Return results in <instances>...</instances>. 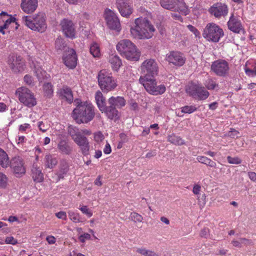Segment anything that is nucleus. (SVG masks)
Here are the masks:
<instances>
[{
	"mask_svg": "<svg viewBox=\"0 0 256 256\" xmlns=\"http://www.w3.org/2000/svg\"><path fill=\"white\" fill-rule=\"evenodd\" d=\"M76 108L72 112V117L76 124H88L92 121L94 116V107L88 102L75 100Z\"/></svg>",
	"mask_w": 256,
	"mask_h": 256,
	"instance_id": "obj_1",
	"label": "nucleus"
},
{
	"mask_svg": "<svg viewBox=\"0 0 256 256\" xmlns=\"http://www.w3.org/2000/svg\"><path fill=\"white\" fill-rule=\"evenodd\" d=\"M134 24V26L130 28V32L134 38L148 39L152 36L155 29L147 19L138 18Z\"/></svg>",
	"mask_w": 256,
	"mask_h": 256,
	"instance_id": "obj_2",
	"label": "nucleus"
},
{
	"mask_svg": "<svg viewBox=\"0 0 256 256\" xmlns=\"http://www.w3.org/2000/svg\"><path fill=\"white\" fill-rule=\"evenodd\" d=\"M22 20L24 24L34 31L43 32L47 28L46 16L42 12H39L32 16H24Z\"/></svg>",
	"mask_w": 256,
	"mask_h": 256,
	"instance_id": "obj_3",
	"label": "nucleus"
},
{
	"mask_svg": "<svg viewBox=\"0 0 256 256\" xmlns=\"http://www.w3.org/2000/svg\"><path fill=\"white\" fill-rule=\"evenodd\" d=\"M116 50L120 54L126 59L138 61L140 56V52L131 41L127 39L120 40L116 45Z\"/></svg>",
	"mask_w": 256,
	"mask_h": 256,
	"instance_id": "obj_4",
	"label": "nucleus"
},
{
	"mask_svg": "<svg viewBox=\"0 0 256 256\" xmlns=\"http://www.w3.org/2000/svg\"><path fill=\"white\" fill-rule=\"evenodd\" d=\"M98 85L104 92L113 90L117 86V82L111 73L106 70H100L97 76Z\"/></svg>",
	"mask_w": 256,
	"mask_h": 256,
	"instance_id": "obj_5",
	"label": "nucleus"
},
{
	"mask_svg": "<svg viewBox=\"0 0 256 256\" xmlns=\"http://www.w3.org/2000/svg\"><path fill=\"white\" fill-rule=\"evenodd\" d=\"M140 82L143 85L146 90L154 95L162 94L166 91L164 84L156 86V82L151 76H141L139 79Z\"/></svg>",
	"mask_w": 256,
	"mask_h": 256,
	"instance_id": "obj_6",
	"label": "nucleus"
},
{
	"mask_svg": "<svg viewBox=\"0 0 256 256\" xmlns=\"http://www.w3.org/2000/svg\"><path fill=\"white\" fill-rule=\"evenodd\" d=\"M224 35L222 29L213 22L208 24L202 33V36L205 38L214 42H218Z\"/></svg>",
	"mask_w": 256,
	"mask_h": 256,
	"instance_id": "obj_7",
	"label": "nucleus"
},
{
	"mask_svg": "<svg viewBox=\"0 0 256 256\" xmlns=\"http://www.w3.org/2000/svg\"><path fill=\"white\" fill-rule=\"evenodd\" d=\"M16 94L20 102L24 106L32 108L36 104V99L34 94L26 87H20L17 89Z\"/></svg>",
	"mask_w": 256,
	"mask_h": 256,
	"instance_id": "obj_8",
	"label": "nucleus"
},
{
	"mask_svg": "<svg viewBox=\"0 0 256 256\" xmlns=\"http://www.w3.org/2000/svg\"><path fill=\"white\" fill-rule=\"evenodd\" d=\"M140 70L141 72L144 74V76L154 78L158 74V64L155 60L153 58L147 59L142 64Z\"/></svg>",
	"mask_w": 256,
	"mask_h": 256,
	"instance_id": "obj_9",
	"label": "nucleus"
},
{
	"mask_svg": "<svg viewBox=\"0 0 256 256\" xmlns=\"http://www.w3.org/2000/svg\"><path fill=\"white\" fill-rule=\"evenodd\" d=\"M212 70L217 76H224L228 74V63L224 60H218L212 62L211 66Z\"/></svg>",
	"mask_w": 256,
	"mask_h": 256,
	"instance_id": "obj_10",
	"label": "nucleus"
},
{
	"mask_svg": "<svg viewBox=\"0 0 256 256\" xmlns=\"http://www.w3.org/2000/svg\"><path fill=\"white\" fill-rule=\"evenodd\" d=\"M8 64L12 71L16 73L22 72L26 68L24 60L22 57L16 55H12L9 57Z\"/></svg>",
	"mask_w": 256,
	"mask_h": 256,
	"instance_id": "obj_11",
	"label": "nucleus"
},
{
	"mask_svg": "<svg viewBox=\"0 0 256 256\" xmlns=\"http://www.w3.org/2000/svg\"><path fill=\"white\" fill-rule=\"evenodd\" d=\"M10 168L16 176H20L26 172V168L23 159L19 156H15L10 162Z\"/></svg>",
	"mask_w": 256,
	"mask_h": 256,
	"instance_id": "obj_12",
	"label": "nucleus"
},
{
	"mask_svg": "<svg viewBox=\"0 0 256 256\" xmlns=\"http://www.w3.org/2000/svg\"><path fill=\"white\" fill-rule=\"evenodd\" d=\"M65 66L70 69H74L77 66L78 58L76 50L72 48L65 49Z\"/></svg>",
	"mask_w": 256,
	"mask_h": 256,
	"instance_id": "obj_13",
	"label": "nucleus"
},
{
	"mask_svg": "<svg viewBox=\"0 0 256 256\" xmlns=\"http://www.w3.org/2000/svg\"><path fill=\"white\" fill-rule=\"evenodd\" d=\"M166 60L170 64L178 66H183L186 62L184 54L178 51L170 52L166 54Z\"/></svg>",
	"mask_w": 256,
	"mask_h": 256,
	"instance_id": "obj_14",
	"label": "nucleus"
},
{
	"mask_svg": "<svg viewBox=\"0 0 256 256\" xmlns=\"http://www.w3.org/2000/svg\"><path fill=\"white\" fill-rule=\"evenodd\" d=\"M105 19L108 26L112 30H120V20L116 14L110 10H106L105 12Z\"/></svg>",
	"mask_w": 256,
	"mask_h": 256,
	"instance_id": "obj_15",
	"label": "nucleus"
},
{
	"mask_svg": "<svg viewBox=\"0 0 256 256\" xmlns=\"http://www.w3.org/2000/svg\"><path fill=\"white\" fill-rule=\"evenodd\" d=\"M209 12L216 18L224 16L228 13L226 5L222 3H216L214 4L209 10Z\"/></svg>",
	"mask_w": 256,
	"mask_h": 256,
	"instance_id": "obj_16",
	"label": "nucleus"
},
{
	"mask_svg": "<svg viewBox=\"0 0 256 256\" xmlns=\"http://www.w3.org/2000/svg\"><path fill=\"white\" fill-rule=\"evenodd\" d=\"M16 22V18L14 17H8V15L6 12H2L0 14V32L4 34V30L8 28V26Z\"/></svg>",
	"mask_w": 256,
	"mask_h": 256,
	"instance_id": "obj_17",
	"label": "nucleus"
},
{
	"mask_svg": "<svg viewBox=\"0 0 256 256\" xmlns=\"http://www.w3.org/2000/svg\"><path fill=\"white\" fill-rule=\"evenodd\" d=\"M76 26L72 20L65 19V37L70 40L76 38Z\"/></svg>",
	"mask_w": 256,
	"mask_h": 256,
	"instance_id": "obj_18",
	"label": "nucleus"
},
{
	"mask_svg": "<svg viewBox=\"0 0 256 256\" xmlns=\"http://www.w3.org/2000/svg\"><path fill=\"white\" fill-rule=\"evenodd\" d=\"M228 28L234 32L239 34L244 32V29L240 20L235 18L233 14L230 16L228 22Z\"/></svg>",
	"mask_w": 256,
	"mask_h": 256,
	"instance_id": "obj_19",
	"label": "nucleus"
},
{
	"mask_svg": "<svg viewBox=\"0 0 256 256\" xmlns=\"http://www.w3.org/2000/svg\"><path fill=\"white\" fill-rule=\"evenodd\" d=\"M100 111L102 113H104L107 118L111 120L116 121L120 117V114L117 109L111 105H106Z\"/></svg>",
	"mask_w": 256,
	"mask_h": 256,
	"instance_id": "obj_20",
	"label": "nucleus"
},
{
	"mask_svg": "<svg viewBox=\"0 0 256 256\" xmlns=\"http://www.w3.org/2000/svg\"><path fill=\"white\" fill-rule=\"evenodd\" d=\"M20 7L24 12L32 14L38 7V0H22Z\"/></svg>",
	"mask_w": 256,
	"mask_h": 256,
	"instance_id": "obj_21",
	"label": "nucleus"
},
{
	"mask_svg": "<svg viewBox=\"0 0 256 256\" xmlns=\"http://www.w3.org/2000/svg\"><path fill=\"white\" fill-rule=\"evenodd\" d=\"M74 142L79 146L83 154H89L90 146L88 140L86 136H81Z\"/></svg>",
	"mask_w": 256,
	"mask_h": 256,
	"instance_id": "obj_22",
	"label": "nucleus"
},
{
	"mask_svg": "<svg viewBox=\"0 0 256 256\" xmlns=\"http://www.w3.org/2000/svg\"><path fill=\"white\" fill-rule=\"evenodd\" d=\"M117 7L122 16L128 17L132 13L131 6L123 0H118Z\"/></svg>",
	"mask_w": 256,
	"mask_h": 256,
	"instance_id": "obj_23",
	"label": "nucleus"
},
{
	"mask_svg": "<svg viewBox=\"0 0 256 256\" xmlns=\"http://www.w3.org/2000/svg\"><path fill=\"white\" fill-rule=\"evenodd\" d=\"M108 104L114 106L116 108H120L126 105V100L122 96H111L108 101Z\"/></svg>",
	"mask_w": 256,
	"mask_h": 256,
	"instance_id": "obj_24",
	"label": "nucleus"
},
{
	"mask_svg": "<svg viewBox=\"0 0 256 256\" xmlns=\"http://www.w3.org/2000/svg\"><path fill=\"white\" fill-rule=\"evenodd\" d=\"M32 176L34 180L36 182H42L44 180V174L42 172V169L36 164H34L32 165Z\"/></svg>",
	"mask_w": 256,
	"mask_h": 256,
	"instance_id": "obj_25",
	"label": "nucleus"
},
{
	"mask_svg": "<svg viewBox=\"0 0 256 256\" xmlns=\"http://www.w3.org/2000/svg\"><path fill=\"white\" fill-rule=\"evenodd\" d=\"M31 66L39 81L42 82L46 77V72L42 69L41 66L38 63L33 62V65Z\"/></svg>",
	"mask_w": 256,
	"mask_h": 256,
	"instance_id": "obj_26",
	"label": "nucleus"
},
{
	"mask_svg": "<svg viewBox=\"0 0 256 256\" xmlns=\"http://www.w3.org/2000/svg\"><path fill=\"white\" fill-rule=\"evenodd\" d=\"M173 10L178 11L180 14L186 16L189 14V10L183 0H178Z\"/></svg>",
	"mask_w": 256,
	"mask_h": 256,
	"instance_id": "obj_27",
	"label": "nucleus"
},
{
	"mask_svg": "<svg viewBox=\"0 0 256 256\" xmlns=\"http://www.w3.org/2000/svg\"><path fill=\"white\" fill-rule=\"evenodd\" d=\"M95 98L97 106L100 110L106 105V99L101 92L98 91L96 93Z\"/></svg>",
	"mask_w": 256,
	"mask_h": 256,
	"instance_id": "obj_28",
	"label": "nucleus"
},
{
	"mask_svg": "<svg viewBox=\"0 0 256 256\" xmlns=\"http://www.w3.org/2000/svg\"><path fill=\"white\" fill-rule=\"evenodd\" d=\"M109 62L112 68L115 70H117L122 64L121 60L116 55H111L110 56Z\"/></svg>",
	"mask_w": 256,
	"mask_h": 256,
	"instance_id": "obj_29",
	"label": "nucleus"
},
{
	"mask_svg": "<svg viewBox=\"0 0 256 256\" xmlns=\"http://www.w3.org/2000/svg\"><path fill=\"white\" fill-rule=\"evenodd\" d=\"M178 2V0H160V4L161 6L166 10H172Z\"/></svg>",
	"mask_w": 256,
	"mask_h": 256,
	"instance_id": "obj_30",
	"label": "nucleus"
},
{
	"mask_svg": "<svg viewBox=\"0 0 256 256\" xmlns=\"http://www.w3.org/2000/svg\"><path fill=\"white\" fill-rule=\"evenodd\" d=\"M0 165L5 168H8L10 166V160L8 155L1 148H0Z\"/></svg>",
	"mask_w": 256,
	"mask_h": 256,
	"instance_id": "obj_31",
	"label": "nucleus"
},
{
	"mask_svg": "<svg viewBox=\"0 0 256 256\" xmlns=\"http://www.w3.org/2000/svg\"><path fill=\"white\" fill-rule=\"evenodd\" d=\"M68 133L74 141L82 136L78 128L72 125L68 126Z\"/></svg>",
	"mask_w": 256,
	"mask_h": 256,
	"instance_id": "obj_32",
	"label": "nucleus"
},
{
	"mask_svg": "<svg viewBox=\"0 0 256 256\" xmlns=\"http://www.w3.org/2000/svg\"><path fill=\"white\" fill-rule=\"evenodd\" d=\"M200 86L194 83H190L188 84L186 88V92L190 95L193 97H196V93L198 92Z\"/></svg>",
	"mask_w": 256,
	"mask_h": 256,
	"instance_id": "obj_33",
	"label": "nucleus"
},
{
	"mask_svg": "<svg viewBox=\"0 0 256 256\" xmlns=\"http://www.w3.org/2000/svg\"><path fill=\"white\" fill-rule=\"evenodd\" d=\"M44 162L46 166L52 168L56 164L58 161L56 159L53 158L52 156L46 154L45 156Z\"/></svg>",
	"mask_w": 256,
	"mask_h": 256,
	"instance_id": "obj_34",
	"label": "nucleus"
},
{
	"mask_svg": "<svg viewBox=\"0 0 256 256\" xmlns=\"http://www.w3.org/2000/svg\"><path fill=\"white\" fill-rule=\"evenodd\" d=\"M136 252L143 256H158V254L154 251L146 249L143 247L137 248Z\"/></svg>",
	"mask_w": 256,
	"mask_h": 256,
	"instance_id": "obj_35",
	"label": "nucleus"
},
{
	"mask_svg": "<svg viewBox=\"0 0 256 256\" xmlns=\"http://www.w3.org/2000/svg\"><path fill=\"white\" fill-rule=\"evenodd\" d=\"M168 140L172 144L176 145L181 146L184 144V140L181 138L172 134L168 136Z\"/></svg>",
	"mask_w": 256,
	"mask_h": 256,
	"instance_id": "obj_36",
	"label": "nucleus"
},
{
	"mask_svg": "<svg viewBox=\"0 0 256 256\" xmlns=\"http://www.w3.org/2000/svg\"><path fill=\"white\" fill-rule=\"evenodd\" d=\"M196 93V96L200 100L206 99L209 96V92L205 90L204 87L200 86Z\"/></svg>",
	"mask_w": 256,
	"mask_h": 256,
	"instance_id": "obj_37",
	"label": "nucleus"
},
{
	"mask_svg": "<svg viewBox=\"0 0 256 256\" xmlns=\"http://www.w3.org/2000/svg\"><path fill=\"white\" fill-rule=\"evenodd\" d=\"M130 219L134 222H142L144 220V218L139 214L136 212H132L130 213Z\"/></svg>",
	"mask_w": 256,
	"mask_h": 256,
	"instance_id": "obj_38",
	"label": "nucleus"
},
{
	"mask_svg": "<svg viewBox=\"0 0 256 256\" xmlns=\"http://www.w3.org/2000/svg\"><path fill=\"white\" fill-rule=\"evenodd\" d=\"M65 100L69 104L72 103L74 100L72 91L69 88H65Z\"/></svg>",
	"mask_w": 256,
	"mask_h": 256,
	"instance_id": "obj_39",
	"label": "nucleus"
},
{
	"mask_svg": "<svg viewBox=\"0 0 256 256\" xmlns=\"http://www.w3.org/2000/svg\"><path fill=\"white\" fill-rule=\"evenodd\" d=\"M90 52L94 57H98L100 55V50L98 45L94 44L90 47Z\"/></svg>",
	"mask_w": 256,
	"mask_h": 256,
	"instance_id": "obj_40",
	"label": "nucleus"
},
{
	"mask_svg": "<svg viewBox=\"0 0 256 256\" xmlns=\"http://www.w3.org/2000/svg\"><path fill=\"white\" fill-rule=\"evenodd\" d=\"M43 88L46 96L50 97L52 95L53 89L51 84L46 83L44 84Z\"/></svg>",
	"mask_w": 256,
	"mask_h": 256,
	"instance_id": "obj_41",
	"label": "nucleus"
},
{
	"mask_svg": "<svg viewBox=\"0 0 256 256\" xmlns=\"http://www.w3.org/2000/svg\"><path fill=\"white\" fill-rule=\"evenodd\" d=\"M197 108L194 106H186L181 108V112L184 114H192L196 110Z\"/></svg>",
	"mask_w": 256,
	"mask_h": 256,
	"instance_id": "obj_42",
	"label": "nucleus"
},
{
	"mask_svg": "<svg viewBox=\"0 0 256 256\" xmlns=\"http://www.w3.org/2000/svg\"><path fill=\"white\" fill-rule=\"evenodd\" d=\"M55 46L56 50H62L64 48V40L62 38H58L56 40Z\"/></svg>",
	"mask_w": 256,
	"mask_h": 256,
	"instance_id": "obj_43",
	"label": "nucleus"
},
{
	"mask_svg": "<svg viewBox=\"0 0 256 256\" xmlns=\"http://www.w3.org/2000/svg\"><path fill=\"white\" fill-rule=\"evenodd\" d=\"M227 160L229 164H238L242 162V160L238 157L232 158L230 156H227Z\"/></svg>",
	"mask_w": 256,
	"mask_h": 256,
	"instance_id": "obj_44",
	"label": "nucleus"
},
{
	"mask_svg": "<svg viewBox=\"0 0 256 256\" xmlns=\"http://www.w3.org/2000/svg\"><path fill=\"white\" fill-rule=\"evenodd\" d=\"M68 216L70 220L74 222H80L78 214L74 213L73 212H69Z\"/></svg>",
	"mask_w": 256,
	"mask_h": 256,
	"instance_id": "obj_45",
	"label": "nucleus"
},
{
	"mask_svg": "<svg viewBox=\"0 0 256 256\" xmlns=\"http://www.w3.org/2000/svg\"><path fill=\"white\" fill-rule=\"evenodd\" d=\"M8 178L6 176L0 172V188H4L6 186Z\"/></svg>",
	"mask_w": 256,
	"mask_h": 256,
	"instance_id": "obj_46",
	"label": "nucleus"
},
{
	"mask_svg": "<svg viewBox=\"0 0 256 256\" xmlns=\"http://www.w3.org/2000/svg\"><path fill=\"white\" fill-rule=\"evenodd\" d=\"M62 135H58L57 137L56 140L58 142V147L62 152L64 150V143L63 141Z\"/></svg>",
	"mask_w": 256,
	"mask_h": 256,
	"instance_id": "obj_47",
	"label": "nucleus"
},
{
	"mask_svg": "<svg viewBox=\"0 0 256 256\" xmlns=\"http://www.w3.org/2000/svg\"><path fill=\"white\" fill-rule=\"evenodd\" d=\"M38 126L40 130L45 132L49 128L50 125L47 124H46L42 122H38Z\"/></svg>",
	"mask_w": 256,
	"mask_h": 256,
	"instance_id": "obj_48",
	"label": "nucleus"
},
{
	"mask_svg": "<svg viewBox=\"0 0 256 256\" xmlns=\"http://www.w3.org/2000/svg\"><path fill=\"white\" fill-rule=\"evenodd\" d=\"M80 210L82 212L83 214H86L89 218L91 217L92 216V211L88 208L87 206H83L80 208Z\"/></svg>",
	"mask_w": 256,
	"mask_h": 256,
	"instance_id": "obj_49",
	"label": "nucleus"
},
{
	"mask_svg": "<svg viewBox=\"0 0 256 256\" xmlns=\"http://www.w3.org/2000/svg\"><path fill=\"white\" fill-rule=\"evenodd\" d=\"M104 138V134L100 132H98L94 134V140L98 142H102Z\"/></svg>",
	"mask_w": 256,
	"mask_h": 256,
	"instance_id": "obj_50",
	"label": "nucleus"
},
{
	"mask_svg": "<svg viewBox=\"0 0 256 256\" xmlns=\"http://www.w3.org/2000/svg\"><path fill=\"white\" fill-rule=\"evenodd\" d=\"M239 132L234 128H231L230 131L228 132V136L232 138H238L239 136Z\"/></svg>",
	"mask_w": 256,
	"mask_h": 256,
	"instance_id": "obj_51",
	"label": "nucleus"
},
{
	"mask_svg": "<svg viewBox=\"0 0 256 256\" xmlns=\"http://www.w3.org/2000/svg\"><path fill=\"white\" fill-rule=\"evenodd\" d=\"M206 86L208 90H214L216 86H218V84L214 81L210 80L207 82V84H206Z\"/></svg>",
	"mask_w": 256,
	"mask_h": 256,
	"instance_id": "obj_52",
	"label": "nucleus"
},
{
	"mask_svg": "<svg viewBox=\"0 0 256 256\" xmlns=\"http://www.w3.org/2000/svg\"><path fill=\"white\" fill-rule=\"evenodd\" d=\"M5 242L7 244L15 245L18 244V241L13 236H8L5 239Z\"/></svg>",
	"mask_w": 256,
	"mask_h": 256,
	"instance_id": "obj_53",
	"label": "nucleus"
},
{
	"mask_svg": "<svg viewBox=\"0 0 256 256\" xmlns=\"http://www.w3.org/2000/svg\"><path fill=\"white\" fill-rule=\"evenodd\" d=\"M209 233L210 229L208 228H204L200 230V236L202 238H206Z\"/></svg>",
	"mask_w": 256,
	"mask_h": 256,
	"instance_id": "obj_54",
	"label": "nucleus"
},
{
	"mask_svg": "<svg viewBox=\"0 0 256 256\" xmlns=\"http://www.w3.org/2000/svg\"><path fill=\"white\" fill-rule=\"evenodd\" d=\"M196 159L198 162L207 165L210 158L206 156H199L196 158Z\"/></svg>",
	"mask_w": 256,
	"mask_h": 256,
	"instance_id": "obj_55",
	"label": "nucleus"
},
{
	"mask_svg": "<svg viewBox=\"0 0 256 256\" xmlns=\"http://www.w3.org/2000/svg\"><path fill=\"white\" fill-rule=\"evenodd\" d=\"M16 142L18 145H22L26 142V139L24 136H18L16 138Z\"/></svg>",
	"mask_w": 256,
	"mask_h": 256,
	"instance_id": "obj_56",
	"label": "nucleus"
},
{
	"mask_svg": "<svg viewBox=\"0 0 256 256\" xmlns=\"http://www.w3.org/2000/svg\"><path fill=\"white\" fill-rule=\"evenodd\" d=\"M240 240L241 242V244H243L245 246L253 244V242L251 240L247 239L246 238H240Z\"/></svg>",
	"mask_w": 256,
	"mask_h": 256,
	"instance_id": "obj_57",
	"label": "nucleus"
},
{
	"mask_svg": "<svg viewBox=\"0 0 256 256\" xmlns=\"http://www.w3.org/2000/svg\"><path fill=\"white\" fill-rule=\"evenodd\" d=\"M90 236L88 233H84L79 236V240L82 242H84L86 240H90Z\"/></svg>",
	"mask_w": 256,
	"mask_h": 256,
	"instance_id": "obj_58",
	"label": "nucleus"
},
{
	"mask_svg": "<svg viewBox=\"0 0 256 256\" xmlns=\"http://www.w3.org/2000/svg\"><path fill=\"white\" fill-rule=\"evenodd\" d=\"M24 80L25 83L28 85H30L33 84V79L32 76L28 74H26L24 76Z\"/></svg>",
	"mask_w": 256,
	"mask_h": 256,
	"instance_id": "obj_59",
	"label": "nucleus"
},
{
	"mask_svg": "<svg viewBox=\"0 0 256 256\" xmlns=\"http://www.w3.org/2000/svg\"><path fill=\"white\" fill-rule=\"evenodd\" d=\"M30 128V126L28 124H21L19 126V130L23 132L26 131V130Z\"/></svg>",
	"mask_w": 256,
	"mask_h": 256,
	"instance_id": "obj_60",
	"label": "nucleus"
},
{
	"mask_svg": "<svg viewBox=\"0 0 256 256\" xmlns=\"http://www.w3.org/2000/svg\"><path fill=\"white\" fill-rule=\"evenodd\" d=\"M201 187L198 184H196L194 186L192 190V192L195 194H200V190Z\"/></svg>",
	"mask_w": 256,
	"mask_h": 256,
	"instance_id": "obj_61",
	"label": "nucleus"
},
{
	"mask_svg": "<svg viewBox=\"0 0 256 256\" xmlns=\"http://www.w3.org/2000/svg\"><path fill=\"white\" fill-rule=\"evenodd\" d=\"M231 243L232 244V246L235 247L241 248L242 246L241 242L240 240H234L232 241Z\"/></svg>",
	"mask_w": 256,
	"mask_h": 256,
	"instance_id": "obj_62",
	"label": "nucleus"
},
{
	"mask_svg": "<svg viewBox=\"0 0 256 256\" xmlns=\"http://www.w3.org/2000/svg\"><path fill=\"white\" fill-rule=\"evenodd\" d=\"M112 152L111 147L108 143H107L104 149V152L105 154H110Z\"/></svg>",
	"mask_w": 256,
	"mask_h": 256,
	"instance_id": "obj_63",
	"label": "nucleus"
},
{
	"mask_svg": "<svg viewBox=\"0 0 256 256\" xmlns=\"http://www.w3.org/2000/svg\"><path fill=\"white\" fill-rule=\"evenodd\" d=\"M248 176L250 180L254 182L256 180V173L254 172H248Z\"/></svg>",
	"mask_w": 256,
	"mask_h": 256,
	"instance_id": "obj_64",
	"label": "nucleus"
}]
</instances>
